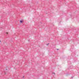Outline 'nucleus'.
<instances>
[{"label": "nucleus", "instance_id": "obj_2", "mask_svg": "<svg viewBox=\"0 0 79 79\" xmlns=\"http://www.w3.org/2000/svg\"><path fill=\"white\" fill-rule=\"evenodd\" d=\"M23 77H24V76H23Z\"/></svg>", "mask_w": 79, "mask_h": 79}, {"label": "nucleus", "instance_id": "obj_3", "mask_svg": "<svg viewBox=\"0 0 79 79\" xmlns=\"http://www.w3.org/2000/svg\"><path fill=\"white\" fill-rule=\"evenodd\" d=\"M0 42H1V41H0Z\"/></svg>", "mask_w": 79, "mask_h": 79}, {"label": "nucleus", "instance_id": "obj_5", "mask_svg": "<svg viewBox=\"0 0 79 79\" xmlns=\"http://www.w3.org/2000/svg\"><path fill=\"white\" fill-rule=\"evenodd\" d=\"M7 34H8V33H7Z\"/></svg>", "mask_w": 79, "mask_h": 79}, {"label": "nucleus", "instance_id": "obj_4", "mask_svg": "<svg viewBox=\"0 0 79 79\" xmlns=\"http://www.w3.org/2000/svg\"><path fill=\"white\" fill-rule=\"evenodd\" d=\"M53 74H55V73H53Z\"/></svg>", "mask_w": 79, "mask_h": 79}, {"label": "nucleus", "instance_id": "obj_1", "mask_svg": "<svg viewBox=\"0 0 79 79\" xmlns=\"http://www.w3.org/2000/svg\"><path fill=\"white\" fill-rule=\"evenodd\" d=\"M20 22L21 23H23V21H21V20H20Z\"/></svg>", "mask_w": 79, "mask_h": 79}]
</instances>
